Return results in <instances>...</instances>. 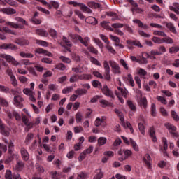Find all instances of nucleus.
I'll return each instance as SVG.
<instances>
[{
    "label": "nucleus",
    "mask_w": 179,
    "mask_h": 179,
    "mask_svg": "<svg viewBox=\"0 0 179 179\" xmlns=\"http://www.w3.org/2000/svg\"><path fill=\"white\" fill-rule=\"evenodd\" d=\"M107 16L112 17V20H117L118 19V15L115 13L109 12L106 13Z\"/></svg>",
    "instance_id": "obj_44"
},
{
    "label": "nucleus",
    "mask_w": 179,
    "mask_h": 179,
    "mask_svg": "<svg viewBox=\"0 0 179 179\" xmlns=\"http://www.w3.org/2000/svg\"><path fill=\"white\" fill-rule=\"evenodd\" d=\"M152 41H153V43H155L156 44H163V38L153 36Z\"/></svg>",
    "instance_id": "obj_37"
},
{
    "label": "nucleus",
    "mask_w": 179,
    "mask_h": 179,
    "mask_svg": "<svg viewBox=\"0 0 179 179\" xmlns=\"http://www.w3.org/2000/svg\"><path fill=\"white\" fill-rule=\"evenodd\" d=\"M166 43V44H173L174 40L170 38V36H166V38H162V43Z\"/></svg>",
    "instance_id": "obj_33"
},
{
    "label": "nucleus",
    "mask_w": 179,
    "mask_h": 179,
    "mask_svg": "<svg viewBox=\"0 0 179 179\" xmlns=\"http://www.w3.org/2000/svg\"><path fill=\"white\" fill-rule=\"evenodd\" d=\"M117 90H119V92L115 90V94H116V96L118 98L120 103L122 104H124V99H122L120 96H121V94H122V96H123V97H124V99H127V97H128V91L125 89H122L121 87H117Z\"/></svg>",
    "instance_id": "obj_3"
},
{
    "label": "nucleus",
    "mask_w": 179,
    "mask_h": 179,
    "mask_svg": "<svg viewBox=\"0 0 179 179\" xmlns=\"http://www.w3.org/2000/svg\"><path fill=\"white\" fill-rule=\"evenodd\" d=\"M3 50H13L16 51L17 50V47L13 43H3Z\"/></svg>",
    "instance_id": "obj_19"
},
{
    "label": "nucleus",
    "mask_w": 179,
    "mask_h": 179,
    "mask_svg": "<svg viewBox=\"0 0 179 179\" xmlns=\"http://www.w3.org/2000/svg\"><path fill=\"white\" fill-rule=\"evenodd\" d=\"M154 36H159L160 37H167L166 33L162 31H155L153 32Z\"/></svg>",
    "instance_id": "obj_48"
},
{
    "label": "nucleus",
    "mask_w": 179,
    "mask_h": 179,
    "mask_svg": "<svg viewBox=\"0 0 179 179\" xmlns=\"http://www.w3.org/2000/svg\"><path fill=\"white\" fill-rule=\"evenodd\" d=\"M0 58L5 59L8 64L13 65L14 66H17L20 65V63L13 57V56L7 54H0Z\"/></svg>",
    "instance_id": "obj_2"
},
{
    "label": "nucleus",
    "mask_w": 179,
    "mask_h": 179,
    "mask_svg": "<svg viewBox=\"0 0 179 179\" xmlns=\"http://www.w3.org/2000/svg\"><path fill=\"white\" fill-rule=\"evenodd\" d=\"M13 104L16 106V107H19V108H22L23 107V104L22 103L24 101V99L22 98L20 95H15L13 98Z\"/></svg>",
    "instance_id": "obj_7"
},
{
    "label": "nucleus",
    "mask_w": 179,
    "mask_h": 179,
    "mask_svg": "<svg viewBox=\"0 0 179 179\" xmlns=\"http://www.w3.org/2000/svg\"><path fill=\"white\" fill-rule=\"evenodd\" d=\"M140 107H142L144 108V110H146L148 108V99H146V97H143L140 100Z\"/></svg>",
    "instance_id": "obj_26"
},
{
    "label": "nucleus",
    "mask_w": 179,
    "mask_h": 179,
    "mask_svg": "<svg viewBox=\"0 0 179 179\" xmlns=\"http://www.w3.org/2000/svg\"><path fill=\"white\" fill-rule=\"evenodd\" d=\"M102 93H103L106 97H110V99H113L114 100L115 99V96H114V93H113V91L108 88V86L107 85H103V87L101 89Z\"/></svg>",
    "instance_id": "obj_8"
},
{
    "label": "nucleus",
    "mask_w": 179,
    "mask_h": 179,
    "mask_svg": "<svg viewBox=\"0 0 179 179\" xmlns=\"http://www.w3.org/2000/svg\"><path fill=\"white\" fill-rule=\"evenodd\" d=\"M87 155H90V147H89L87 149L85 150L83 152L80 153L79 157H78V161L82 162L86 159V156Z\"/></svg>",
    "instance_id": "obj_13"
},
{
    "label": "nucleus",
    "mask_w": 179,
    "mask_h": 179,
    "mask_svg": "<svg viewBox=\"0 0 179 179\" xmlns=\"http://www.w3.org/2000/svg\"><path fill=\"white\" fill-rule=\"evenodd\" d=\"M15 149V144H13V142H10L8 143V153H10V155H12V153H13V150Z\"/></svg>",
    "instance_id": "obj_52"
},
{
    "label": "nucleus",
    "mask_w": 179,
    "mask_h": 179,
    "mask_svg": "<svg viewBox=\"0 0 179 179\" xmlns=\"http://www.w3.org/2000/svg\"><path fill=\"white\" fill-rule=\"evenodd\" d=\"M15 43L19 45H29V41L24 39H16Z\"/></svg>",
    "instance_id": "obj_31"
},
{
    "label": "nucleus",
    "mask_w": 179,
    "mask_h": 179,
    "mask_svg": "<svg viewBox=\"0 0 179 179\" xmlns=\"http://www.w3.org/2000/svg\"><path fill=\"white\" fill-rule=\"evenodd\" d=\"M0 92H3V93H9V87L0 85Z\"/></svg>",
    "instance_id": "obj_63"
},
{
    "label": "nucleus",
    "mask_w": 179,
    "mask_h": 179,
    "mask_svg": "<svg viewBox=\"0 0 179 179\" xmlns=\"http://www.w3.org/2000/svg\"><path fill=\"white\" fill-rule=\"evenodd\" d=\"M143 162L148 169L152 167V158L149 154H145V157H143Z\"/></svg>",
    "instance_id": "obj_14"
},
{
    "label": "nucleus",
    "mask_w": 179,
    "mask_h": 179,
    "mask_svg": "<svg viewBox=\"0 0 179 179\" xmlns=\"http://www.w3.org/2000/svg\"><path fill=\"white\" fill-rule=\"evenodd\" d=\"M22 121L27 126L26 131H29L30 128H33V123L29 122V119L26 115H22Z\"/></svg>",
    "instance_id": "obj_11"
},
{
    "label": "nucleus",
    "mask_w": 179,
    "mask_h": 179,
    "mask_svg": "<svg viewBox=\"0 0 179 179\" xmlns=\"http://www.w3.org/2000/svg\"><path fill=\"white\" fill-rule=\"evenodd\" d=\"M106 48L108 50V51H109V52H111V54H113V55L117 54V52L115 51V50H114L113 46L110 45V43L108 45H106Z\"/></svg>",
    "instance_id": "obj_47"
},
{
    "label": "nucleus",
    "mask_w": 179,
    "mask_h": 179,
    "mask_svg": "<svg viewBox=\"0 0 179 179\" xmlns=\"http://www.w3.org/2000/svg\"><path fill=\"white\" fill-rule=\"evenodd\" d=\"M20 55L22 58H33V57H34V55H33L31 53H26L24 52H21L20 53Z\"/></svg>",
    "instance_id": "obj_36"
},
{
    "label": "nucleus",
    "mask_w": 179,
    "mask_h": 179,
    "mask_svg": "<svg viewBox=\"0 0 179 179\" xmlns=\"http://www.w3.org/2000/svg\"><path fill=\"white\" fill-rule=\"evenodd\" d=\"M115 114L120 117V120L122 122V125L125 126V119L124 117V115L122 114V112L120 111L118 109H115L114 110Z\"/></svg>",
    "instance_id": "obj_20"
},
{
    "label": "nucleus",
    "mask_w": 179,
    "mask_h": 179,
    "mask_svg": "<svg viewBox=\"0 0 179 179\" xmlns=\"http://www.w3.org/2000/svg\"><path fill=\"white\" fill-rule=\"evenodd\" d=\"M173 6H169L170 10H171L172 12H175L176 15H179V3H173Z\"/></svg>",
    "instance_id": "obj_22"
},
{
    "label": "nucleus",
    "mask_w": 179,
    "mask_h": 179,
    "mask_svg": "<svg viewBox=\"0 0 179 179\" xmlns=\"http://www.w3.org/2000/svg\"><path fill=\"white\" fill-rule=\"evenodd\" d=\"M149 135L152 138V142H157V138H156V131H155V127H151L149 129Z\"/></svg>",
    "instance_id": "obj_17"
},
{
    "label": "nucleus",
    "mask_w": 179,
    "mask_h": 179,
    "mask_svg": "<svg viewBox=\"0 0 179 179\" xmlns=\"http://www.w3.org/2000/svg\"><path fill=\"white\" fill-rule=\"evenodd\" d=\"M76 179H87V173L81 172L78 174Z\"/></svg>",
    "instance_id": "obj_54"
},
{
    "label": "nucleus",
    "mask_w": 179,
    "mask_h": 179,
    "mask_svg": "<svg viewBox=\"0 0 179 179\" xmlns=\"http://www.w3.org/2000/svg\"><path fill=\"white\" fill-rule=\"evenodd\" d=\"M46 55L47 57H52V53L44 50L41 48H36L35 50V55L37 57L38 55Z\"/></svg>",
    "instance_id": "obj_9"
},
{
    "label": "nucleus",
    "mask_w": 179,
    "mask_h": 179,
    "mask_svg": "<svg viewBox=\"0 0 179 179\" xmlns=\"http://www.w3.org/2000/svg\"><path fill=\"white\" fill-rule=\"evenodd\" d=\"M75 93L77 96H83L84 94H86L87 93V90L85 89H77L75 90Z\"/></svg>",
    "instance_id": "obj_30"
},
{
    "label": "nucleus",
    "mask_w": 179,
    "mask_h": 179,
    "mask_svg": "<svg viewBox=\"0 0 179 179\" xmlns=\"http://www.w3.org/2000/svg\"><path fill=\"white\" fill-rule=\"evenodd\" d=\"M130 143H131L133 149L136 152H139V147L138 146V144H136V143L132 138H130Z\"/></svg>",
    "instance_id": "obj_38"
},
{
    "label": "nucleus",
    "mask_w": 179,
    "mask_h": 179,
    "mask_svg": "<svg viewBox=\"0 0 179 179\" xmlns=\"http://www.w3.org/2000/svg\"><path fill=\"white\" fill-rule=\"evenodd\" d=\"M73 90V87H67L62 90L63 94H66L68 93H71Z\"/></svg>",
    "instance_id": "obj_56"
},
{
    "label": "nucleus",
    "mask_w": 179,
    "mask_h": 179,
    "mask_svg": "<svg viewBox=\"0 0 179 179\" xmlns=\"http://www.w3.org/2000/svg\"><path fill=\"white\" fill-rule=\"evenodd\" d=\"M69 36L73 41H77V40H78V41L85 45V47H87L89 45V38H85L83 39L80 35L72 33H69Z\"/></svg>",
    "instance_id": "obj_1"
},
{
    "label": "nucleus",
    "mask_w": 179,
    "mask_h": 179,
    "mask_svg": "<svg viewBox=\"0 0 179 179\" xmlns=\"http://www.w3.org/2000/svg\"><path fill=\"white\" fill-rule=\"evenodd\" d=\"M2 31H5V33H8L10 34H13L14 36H16V32L10 30L9 28L6 27H3V29H1Z\"/></svg>",
    "instance_id": "obj_51"
},
{
    "label": "nucleus",
    "mask_w": 179,
    "mask_h": 179,
    "mask_svg": "<svg viewBox=\"0 0 179 179\" xmlns=\"http://www.w3.org/2000/svg\"><path fill=\"white\" fill-rule=\"evenodd\" d=\"M104 173L101 172V170L98 169L96 170V175L94 177V179H101L103 177Z\"/></svg>",
    "instance_id": "obj_40"
},
{
    "label": "nucleus",
    "mask_w": 179,
    "mask_h": 179,
    "mask_svg": "<svg viewBox=\"0 0 179 179\" xmlns=\"http://www.w3.org/2000/svg\"><path fill=\"white\" fill-rule=\"evenodd\" d=\"M0 12L5 13L6 15H15L16 14V10L12 8H3L0 9Z\"/></svg>",
    "instance_id": "obj_12"
},
{
    "label": "nucleus",
    "mask_w": 179,
    "mask_h": 179,
    "mask_svg": "<svg viewBox=\"0 0 179 179\" xmlns=\"http://www.w3.org/2000/svg\"><path fill=\"white\" fill-rule=\"evenodd\" d=\"M117 155H119V156H122L124 155V157H120L118 158L120 162H124V160H127L128 157L132 156V151H131V150L127 149L120 150L117 152Z\"/></svg>",
    "instance_id": "obj_4"
},
{
    "label": "nucleus",
    "mask_w": 179,
    "mask_h": 179,
    "mask_svg": "<svg viewBox=\"0 0 179 179\" xmlns=\"http://www.w3.org/2000/svg\"><path fill=\"white\" fill-rule=\"evenodd\" d=\"M138 129L142 135H145V126L142 123H138Z\"/></svg>",
    "instance_id": "obj_61"
},
{
    "label": "nucleus",
    "mask_w": 179,
    "mask_h": 179,
    "mask_svg": "<svg viewBox=\"0 0 179 179\" xmlns=\"http://www.w3.org/2000/svg\"><path fill=\"white\" fill-rule=\"evenodd\" d=\"M171 115L174 121H179V116L177 115V113H176V111L172 110Z\"/></svg>",
    "instance_id": "obj_62"
},
{
    "label": "nucleus",
    "mask_w": 179,
    "mask_h": 179,
    "mask_svg": "<svg viewBox=\"0 0 179 179\" xmlns=\"http://www.w3.org/2000/svg\"><path fill=\"white\" fill-rule=\"evenodd\" d=\"M133 22L134 23H136V24H138V27H141L142 29H144V30L149 29V26H148L147 24H143L141 20L135 19L133 20Z\"/></svg>",
    "instance_id": "obj_21"
},
{
    "label": "nucleus",
    "mask_w": 179,
    "mask_h": 179,
    "mask_svg": "<svg viewBox=\"0 0 179 179\" xmlns=\"http://www.w3.org/2000/svg\"><path fill=\"white\" fill-rule=\"evenodd\" d=\"M108 23L109 22L107 21H102L101 22V26L106 30H110V31H114V29L111 28V27H110V25H108Z\"/></svg>",
    "instance_id": "obj_25"
},
{
    "label": "nucleus",
    "mask_w": 179,
    "mask_h": 179,
    "mask_svg": "<svg viewBox=\"0 0 179 179\" xmlns=\"http://www.w3.org/2000/svg\"><path fill=\"white\" fill-rule=\"evenodd\" d=\"M55 69H59V71H65V69H66V66H65V64L59 63L55 66Z\"/></svg>",
    "instance_id": "obj_49"
},
{
    "label": "nucleus",
    "mask_w": 179,
    "mask_h": 179,
    "mask_svg": "<svg viewBox=\"0 0 179 179\" xmlns=\"http://www.w3.org/2000/svg\"><path fill=\"white\" fill-rule=\"evenodd\" d=\"M78 6L80 7V10L85 13H89V12H90V9L83 3L78 4Z\"/></svg>",
    "instance_id": "obj_32"
},
{
    "label": "nucleus",
    "mask_w": 179,
    "mask_h": 179,
    "mask_svg": "<svg viewBox=\"0 0 179 179\" xmlns=\"http://www.w3.org/2000/svg\"><path fill=\"white\" fill-rule=\"evenodd\" d=\"M50 176L52 179H61V173L53 171L50 173Z\"/></svg>",
    "instance_id": "obj_28"
},
{
    "label": "nucleus",
    "mask_w": 179,
    "mask_h": 179,
    "mask_svg": "<svg viewBox=\"0 0 179 179\" xmlns=\"http://www.w3.org/2000/svg\"><path fill=\"white\" fill-rule=\"evenodd\" d=\"M82 118H83V116L82 115V113L78 112L76 114V120L77 124H79V122H82Z\"/></svg>",
    "instance_id": "obj_41"
},
{
    "label": "nucleus",
    "mask_w": 179,
    "mask_h": 179,
    "mask_svg": "<svg viewBox=\"0 0 179 179\" xmlns=\"http://www.w3.org/2000/svg\"><path fill=\"white\" fill-rule=\"evenodd\" d=\"M36 34L41 37H48V32L43 29H36Z\"/></svg>",
    "instance_id": "obj_23"
},
{
    "label": "nucleus",
    "mask_w": 179,
    "mask_h": 179,
    "mask_svg": "<svg viewBox=\"0 0 179 179\" xmlns=\"http://www.w3.org/2000/svg\"><path fill=\"white\" fill-rule=\"evenodd\" d=\"M178 51H179V47L178 46L171 47L169 49V54H176V53L178 52Z\"/></svg>",
    "instance_id": "obj_43"
},
{
    "label": "nucleus",
    "mask_w": 179,
    "mask_h": 179,
    "mask_svg": "<svg viewBox=\"0 0 179 179\" xmlns=\"http://www.w3.org/2000/svg\"><path fill=\"white\" fill-rule=\"evenodd\" d=\"M103 68L105 70L104 78L106 80H111V76L110 75V71H111V69L110 68V64H108V62L107 60L103 61Z\"/></svg>",
    "instance_id": "obj_5"
},
{
    "label": "nucleus",
    "mask_w": 179,
    "mask_h": 179,
    "mask_svg": "<svg viewBox=\"0 0 179 179\" xmlns=\"http://www.w3.org/2000/svg\"><path fill=\"white\" fill-rule=\"evenodd\" d=\"M48 4L50 5L51 9H52V8L55 9H58V8H59V3L55 1H51Z\"/></svg>",
    "instance_id": "obj_45"
},
{
    "label": "nucleus",
    "mask_w": 179,
    "mask_h": 179,
    "mask_svg": "<svg viewBox=\"0 0 179 179\" xmlns=\"http://www.w3.org/2000/svg\"><path fill=\"white\" fill-rule=\"evenodd\" d=\"M106 143H107V138L105 137H100L98 139V145H99V146H103V145H106Z\"/></svg>",
    "instance_id": "obj_39"
},
{
    "label": "nucleus",
    "mask_w": 179,
    "mask_h": 179,
    "mask_svg": "<svg viewBox=\"0 0 179 179\" xmlns=\"http://www.w3.org/2000/svg\"><path fill=\"white\" fill-rule=\"evenodd\" d=\"M24 94L29 96L30 101L36 103V97H34L36 93L33 92L30 88H24L22 90Z\"/></svg>",
    "instance_id": "obj_6"
},
{
    "label": "nucleus",
    "mask_w": 179,
    "mask_h": 179,
    "mask_svg": "<svg viewBox=\"0 0 179 179\" xmlns=\"http://www.w3.org/2000/svg\"><path fill=\"white\" fill-rule=\"evenodd\" d=\"M157 100L158 101H160V103H162V104H167V100H166V99H164V97L163 96H157Z\"/></svg>",
    "instance_id": "obj_60"
},
{
    "label": "nucleus",
    "mask_w": 179,
    "mask_h": 179,
    "mask_svg": "<svg viewBox=\"0 0 179 179\" xmlns=\"http://www.w3.org/2000/svg\"><path fill=\"white\" fill-rule=\"evenodd\" d=\"M127 104L131 111H136V106H135V104L132 101H127Z\"/></svg>",
    "instance_id": "obj_34"
},
{
    "label": "nucleus",
    "mask_w": 179,
    "mask_h": 179,
    "mask_svg": "<svg viewBox=\"0 0 179 179\" xmlns=\"http://www.w3.org/2000/svg\"><path fill=\"white\" fill-rule=\"evenodd\" d=\"M36 44H38V45H42L43 47H47L48 45V43L45 41L36 39Z\"/></svg>",
    "instance_id": "obj_53"
},
{
    "label": "nucleus",
    "mask_w": 179,
    "mask_h": 179,
    "mask_svg": "<svg viewBox=\"0 0 179 179\" xmlns=\"http://www.w3.org/2000/svg\"><path fill=\"white\" fill-rule=\"evenodd\" d=\"M90 62H92L94 64V65H96L97 66H101V63H100V62H99V60H97V59L91 57H90Z\"/></svg>",
    "instance_id": "obj_50"
},
{
    "label": "nucleus",
    "mask_w": 179,
    "mask_h": 179,
    "mask_svg": "<svg viewBox=\"0 0 179 179\" xmlns=\"http://www.w3.org/2000/svg\"><path fill=\"white\" fill-rule=\"evenodd\" d=\"M99 103L103 108H106V107H114V104L113 103L109 102L106 99L100 100Z\"/></svg>",
    "instance_id": "obj_16"
},
{
    "label": "nucleus",
    "mask_w": 179,
    "mask_h": 179,
    "mask_svg": "<svg viewBox=\"0 0 179 179\" xmlns=\"http://www.w3.org/2000/svg\"><path fill=\"white\" fill-rule=\"evenodd\" d=\"M162 143H163V149L162 152L165 156H169V154H167V149H169V145L167 144V139L166 137H163L162 138Z\"/></svg>",
    "instance_id": "obj_15"
},
{
    "label": "nucleus",
    "mask_w": 179,
    "mask_h": 179,
    "mask_svg": "<svg viewBox=\"0 0 179 179\" xmlns=\"http://www.w3.org/2000/svg\"><path fill=\"white\" fill-rule=\"evenodd\" d=\"M166 27L172 33H176V27H174V25L173 24V23H171V22L167 23L166 24Z\"/></svg>",
    "instance_id": "obj_42"
},
{
    "label": "nucleus",
    "mask_w": 179,
    "mask_h": 179,
    "mask_svg": "<svg viewBox=\"0 0 179 179\" xmlns=\"http://www.w3.org/2000/svg\"><path fill=\"white\" fill-rule=\"evenodd\" d=\"M151 115L156 117V105L155 103L151 104Z\"/></svg>",
    "instance_id": "obj_59"
},
{
    "label": "nucleus",
    "mask_w": 179,
    "mask_h": 179,
    "mask_svg": "<svg viewBox=\"0 0 179 179\" xmlns=\"http://www.w3.org/2000/svg\"><path fill=\"white\" fill-rule=\"evenodd\" d=\"M165 127L168 131H169V134L171 132H176L177 131V127L170 123L165 124Z\"/></svg>",
    "instance_id": "obj_27"
},
{
    "label": "nucleus",
    "mask_w": 179,
    "mask_h": 179,
    "mask_svg": "<svg viewBox=\"0 0 179 179\" xmlns=\"http://www.w3.org/2000/svg\"><path fill=\"white\" fill-rule=\"evenodd\" d=\"M109 64L113 69H120V66L115 62L110 60Z\"/></svg>",
    "instance_id": "obj_46"
},
{
    "label": "nucleus",
    "mask_w": 179,
    "mask_h": 179,
    "mask_svg": "<svg viewBox=\"0 0 179 179\" xmlns=\"http://www.w3.org/2000/svg\"><path fill=\"white\" fill-rule=\"evenodd\" d=\"M62 40L64 43L66 44V47H72V42H71L68 38L65 36H63Z\"/></svg>",
    "instance_id": "obj_55"
},
{
    "label": "nucleus",
    "mask_w": 179,
    "mask_h": 179,
    "mask_svg": "<svg viewBox=\"0 0 179 179\" xmlns=\"http://www.w3.org/2000/svg\"><path fill=\"white\" fill-rule=\"evenodd\" d=\"M6 26H10V27H12L13 29H23V26L19 25L18 24H16L15 22H6Z\"/></svg>",
    "instance_id": "obj_24"
},
{
    "label": "nucleus",
    "mask_w": 179,
    "mask_h": 179,
    "mask_svg": "<svg viewBox=\"0 0 179 179\" xmlns=\"http://www.w3.org/2000/svg\"><path fill=\"white\" fill-rule=\"evenodd\" d=\"M20 153L22 160H24V162H27L29 159H30V155H29V152H27V150H26V148H22L20 150Z\"/></svg>",
    "instance_id": "obj_10"
},
{
    "label": "nucleus",
    "mask_w": 179,
    "mask_h": 179,
    "mask_svg": "<svg viewBox=\"0 0 179 179\" xmlns=\"http://www.w3.org/2000/svg\"><path fill=\"white\" fill-rule=\"evenodd\" d=\"M24 167V164L22 161L18 162L15 166V169L18 171H22Z\"/></svg>",
    "instance_id": "obj_35"
},
{
    "label": "nucleus",
    "mask_w": 179,
    "mask_h": 179,
    "mask_svg": "<svg viewBox=\"0 0 179 179\" xmlns=\"http://www.w3.org/2000/svg\"><path fill=\"white\" fill-rule=\"evenodd\" d=\"M93 87H101V83L97 80H94L92 82Z\"/></svg>",
    "instance_id": "obj_57"
},
{
    "label": "nucleus",
    "mask_w": 179,
    "mask_h": 179,
    "mask_svg": "<svg viewBox=\"0 0 179 179\" xmlns=\"http://www.w3.org/2000/svg\"><path fill=\"white\" fill-rule=\"evenodd\" d=\"M34 138V134L31 133H29L25 138L24 143L26 145H29L31 141H33V138Z\"/></svg>",
    "instance_id": "obj_29"
},
{
    "label": "nucleus",
    "mask_w": 179,
    "mask_h": 179,
    "mask_svg": "<svg viewBox=\"0 0 179 179\" xmlns=\"http://www.w3.org/2000/svg\"><path fill=\"white\" fill-rule=\"evenodd\" d=\"M90 8L92 9H97L101 8V5L100 3H97L95 2H91L90 3Z\"/></svg>",
    "instance_id": "obj_58"
},
{
    "label": "nucleus",
    "mask_w": 179,
    "mask_h": 179,
    "mask_svg": "<svg viewBox=\"0 0 179 179\" xmlns=\"http://www.w3.org/2000/svg\"><path fill=\"white\" fill-rule=\"evenodd\" d=\"M127 43L129 45H136V47H139V48H142L143 47L142 45V44H141V42L139 41H137V40H135V41L127 40Z\"/></svg>",
    "instance_id": "obj_18"
},
{
    "label": "nucleus",
    "mask_w": 179,
    "mask_h": 179,
    "mask_svg": "<svg viewBox=\"0 0 179 179\" xmlns=\"http://www.w3.org/2000/svg\"><path fill=\"white\" fill-rule=\"evenodd\" d=\"M6 179H12V171L10 170H7L5 175Z\"/></svg>",
    "instance_id": "obj_64"
}]
</instances>
